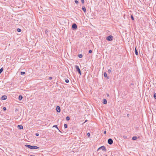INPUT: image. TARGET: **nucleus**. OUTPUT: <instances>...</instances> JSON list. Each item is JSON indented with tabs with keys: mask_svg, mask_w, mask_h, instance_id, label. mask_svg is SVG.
<instances>
[{
	"mask_svg": "<svg viewBox=\"0 0 156 156\" xmlns=\"http://www.w3.org/2000/svg\"><path fill=\"white\" fill-rule=\"evenodd\" d=\"M104 76L105 77H106L107 76V74L106 72H105L104 73Z\"/></svg>",
	"mask_w": 156,
	"mask_h": 156,
	"instance_id": "obj_18",
	"label": "nucleus"
},
{
	"mask_svg": "<svg viewBox=\"0 0 156 156\" xmlns=\"http://www.w3.org/2000/svg\"><path fill=\"white\" fill-rule=\"evenodd\" d=\"M108 143L110 145L112 144L113 143V141L112 139L110 138L108 140Z\"/></svg>",
	"mask_w": 156,
	"mask_h": 156,
	"instance_id": "obj_5",
	"label": "nucleus"
},
{
	"mask_svg": "<svg viewBox=\"0 0 156 156\" xmlns=\"http://www.w3.org/2000/svg\"><path fill=\"white\" fill-rule=\"evenodd\" d=\"M87 121V120H86L85 121V122H86Z\"/></svg>",
	"mask_w": 156,
	"mask_h": 156,
	"instance_id": "obj_38",
	"label": "nucleus"
},
{
	"mask_svg": "<svg viewBox=\"0 0 156 156\" xmlns=\"http://www.w3.org/2000/svg\"><path fill=\"white\" fill-rule=\"evenodd\" d=\"M113 37L112 35H110L107 37L106 39L108 41H112L113 39Z\"/></svg>",
	"mask_w": 156,
	"mask_h": 156,
	"instance_id": "obj_2",
	"label": "nucleus"
},
{
	"mask_svg": "<svg viewBox=\"0 0 156 156\" xmlns=\"http://www.w3.org/2000/svg\"><path fill=\"white\" fill-rule=\"evenodd\" d=\"M25 74V72H21V75H23Z\"/></svg>",
	"mask_w": 156,
	"mask_h": 156,
	"instance_id": "obj_21",
	"label": "nucleus"
},
{
	"mask_svg": "<svg viewBox=\"0 0 156 156\" xmlns=\"http://www.w3.org/2000/svg\"><path fill=\"white\" fill-rule=\"evenodd\" d=\"M6 108L5 107H4L3 108V110L5 111L6 110Z\"/></svg>",
	"mask_w": 156,
	"mask_h": 156,
	"instance_id": "obj_32",
	"label": "nucleus"
},
{
	"mask_svg": "<svg viewBox=\"0 0 156 156\" xmlns=\"http://www.w3.org/2000/svg\"><path fill=\"white\" fill-rule=\"evenodd\" d=\"M30 156H33V155H30Z\"/></svg>",
	"mask_w": 156,
	"mask_h": 156,
	"instance_id": "obj_41",
	"label": "nucleus"
},
{
	"mask_svg": "<svg viewBox=\"0 0 156 156\" xmlns=\"http://www.w3.org/2000/svg\"><path fill=\"white\" fill-rule=\"evenodd\" d=\"M107 96H108L109 95H108V94H107Z\"/></svg>",
	"mask_w": 156,
	"mask_h": 156,
	"instance_id": "obj_36",
	"label": "nucleus"
},
{
	"mask_svg": "<svg viewBox=\"0 0 156 156\" xmlns=\"http://www.w3.org/2000/svg\"><path fill=\"white\" fill-rule=\"evenodd\" d=\"M65 82L66 83H68L69 82V80L68 79H66L65 80Z\"/></svg>",
	"mask_w": 156,
	"mask_h": 156,
	"instance_id": "obj_23",
	"label": "nucleus"
},
{
	"mask_svg": "<svg viewBox=\"0 0 156 156\" xmlns=\"http://www.w3.org/2000/svg\"><path fill=\"white\" fill-rule=\"evenodd\" d=\"M137 139V137L136 136H133L132 137V139L133 140H135Z\"/></svg>",
	"mask_w": 156,
	"mask_h": 156,
	"instance_id": "obj_14",
	"label": "nucleus"
},
{
	"mask_svg": "<svg viewBox=\"0 0 156 156\" xmlns=\"http://www.w3.org/2000/svg\"><path fill=\"white\" fill-rule=\"evenodd\" d=\"M135 54H136V55H138V51H137L136 49V47H135Z\"/></svg>",
	"mask_w": 156,
	"mask_h": 156,
	"instance_id": "obj_13",
	"label": "nucleus"
},
{
	"mask_svg": "<svg viewBox=\"0 0 156 156\" xmlns=\"http://www.w3.org/2000/svg\"><path fill=\"white\" fill-rule=\"evenodd\" d=\"M82 9L84 12H86V9L84 6L82 7Z\"/></svg>",
	"mask_w": 156,
	"mask_h": 156,
	"instance_id": "obj_11",
	"label": "nucleus"
},
{
	"mask_svg": "<svg viewBox=\"0 0 156 156\" xmlns=\"http://www.w3.org/2000/svg\"><path fill=\"white\" fill-rule=\"evenodd\" d=\"M108 72L109 73H110L111 72V71L110 69H109L108 70Z\"/></svg>",
	"mask_w": 156,
	"mask_h": 156,
	"instance_id": "obj_27",
	"label": "nucleus"
},
{
	"mask_svg": "<svg viewBox=\"0 0 156 156\" xmlns=\"http://www.w3.org/2000/svg\"><path fill=\"white\" fill-rule=\"evenodd\" d=\"M124 139H127V136H124L123 137Z\"/></svg>",
	"mask_w": 156,
	"mask_h": 156,
	"instance_id": "obj_29",
	"label": "nucleus"
},
{
	"mask_svg": "<svg viewBox=\"0 0 156 156\" xmlns=\"http://www.w3.org/2000/svg\"><path fill=\"white\" fill-rule=\"evenodd\" d=\"M18 127L20 129H23V126L22 125H18Z\"/></svg>",
	"mask_w": 156,
	"mask_h": 156,
	"instance_id": "obj_10",
	"label": "nucleus"
},
{
	"mask_svg": "<svg viewBox=\"0 0 156 156\" xmlns=\"http://www.w3.org/2000/svg\"><path fill=\"white\" fill-rule=\"evenodd\" d=\"M77 25L75 23H74L73 24L72 28L73 30H75L77 28Z\"/></svg>",
	"mask_w": 156,
	"mask_h": 156,
	"instance_id": "obj_6",
	"label": "nucleus"
},
{
	"mask_svg": "<svg viewBox=\"0 0 156 156\" xmlns=\"http://www.w3.org/2000/svg\"><path fill=\"white\" fill-rule=\"evenodd\" d=\"M108 78H109V77H108Z\"/></svg>",
	"mask_w": 156,
	"mask_h": 156,
	"instance_id": "obj_40",
	"label": "nucleus"
},
{
	"mask_svg": "<svg viewBox=\"0 0 156 156\" xmlns=\"http://www.w3.org/2000/svg\"><path fill=\"white\" fill-rule=\"evenodd\" d=\"M3 71V69L2 68L0 69V73H1Z\"/></svg>",
	"mask_w": 156,
	"mask_h": 156,
	"instance_id": "obj_20",
	"label": "nucleus"
},
{
	"mask_svg": "<svg viewBox=\"0 0 156 156\" xmlns=\"http://www.w3.org/2000/svg\"><path fill=\"white\" fill-rule=\"evenodd\" d=\"M75 2L76 4H77V3H78V1H77V0H75Z\"/></svg>",
	"mask_w": 156,
	"mask_h": 156,
	"instance_id": "obj_26",
	"label": "nucleus"
},
{
	"mask_svg": "<svg viewBox=\"0 0 156 156\" xmlns=\"http://www.w3.org/2000/svg\"><path fill=\"white\" fill-rule=\"evenodd\" d=\"M92 52V51L91 50H89V53H91Z\"/></svg>",
	"mask_w": 156,
	"mask_h": 156,
	"instance_id": "obj_30",
	"label": "nucleus"
},
{
	"mask_svg": "<svg viewBox=\"0 0 156 156\" xmlns=\"http://www.w3.org/2000/svg\"><path fill=\"white\" fill-rule=\"evenodd\" d=\"M66 119L67 121H68L70 119V118L69 117L67 116L66 117Z\"/></svg>",
	"mask_w": 156,
	"mask_h": 156,
	"instance_id": "obj_17",
	"label": "nucleus"
},
{
	"mask_svg": "<svg viewBox=\"0 0 156 156\" xmlns=\"http://www.w3.org/2000/svg\"><path fill=\"white\" fill-rule=\"evenodd\" d=\"M53 127H55L58 130H59V131H60V130H59L58 127H57V125H55L54 126H53Z\"/></svg>",
	"mask_w": 156,
	"mask_h": 156,
	"instance_id": "obj_15",
	"label": "nucleus"
},
{
	"mask_svg": "<svg viewBox=\"0 0 156 156\" xmlns=\"http://www.w3.org/2000/svg\"><path fill=\"white\" fill-rule=\"evenodd\" d=\"M100 149H101V150H102V151H106L105 147L104 146H101L100 147H99L97 150V151H98Z\"/></svg>",
	"mask_w": 156,
	"mask_h": 156,
	"instance_id": "obj_4",
	"label": "nucleus"
},
{
	"mask_svg": "<svg viewBox=\"0 0 156 156\" xmlns=\"http://www.w3.org/2000/svg\"><path fill=\"white\" fill-rule=\"evenodd\" d=\"M81 2L82 3H84V0H81Z\"/></svg>",
	"mask_w": 156,
	"mask_h": 156,
	"instance_id": "obj_31",
	"label": "nucleus"
},
{
	"mask_svg": "<svg viewBox=\"0 0 156 156\" xmlns=\"http://www.w3.org/2000/svg\"><path fill=\"white\" fill-rule=\"evenodd\" d=\"M129 114H128L127 115V116H129Z\"/></svg>",
	"mask_w": 156,
	"mask_h": 156,
	"instance_id": "obj_37",
	"label": "nucleus"
},
{
	"mask_svg": "<svg viewBox=\"0 0 156 156\" xmlns=\"http://www.w3.org/2000/svg\"><path fill=\"white\" fill-rule=\"evenodd\" d=\"M35 135H36V136H38L39 135V134H38V133H36L35 134Z\"/></svg>",
	"mask_w": 156,
	"mask_h": 156,
	"instance_id": "obj_33",
	"label": "nucleus"
},
{
	"mask_svg": "<svg viewBox=\"0 0 156 156\" xmlns=\"http://www.w3.org/2000/svg\"><path fill=\"white\" fill-rule=\"evenodd\" d=\"M154 97L155 99H156V93H155L154 94Z\"/></svg>",
	"mask_w": 156,
	"mask_h": 156,
	"instance_id": "obj_22",
	"label": "nucleus"
},
{
	"mask_svg": "<svg viewBox=\"0 0 156 156\" xmlns=\"http://www.w3.org/2000/svg\"><path fill=\"white\" fill-rule=\"evenodd\" d=\"M87 135L88 137H89L90 136V134L88 133H87Z\"/></svg>",
	"mask_w": 156,
	"mask_h": 156,
	"instance_id": "obj_28",
	"label": "nucleus"
},
{
	"mask_svg": "<svg viewBox=\"0 0 156 156\" xmlns=\"http://www.w3.org/2000/svg\"><path fill=\"white\" fill-rule=\"evenodd\" d=\"M131 19L133 20H134V18L133 16L131 15Z\"/></svg>",
	"mask_w": 156,
	"mask_h": 156,
	"instance_id": "obj_25",
	"label": "nucleus"
},
{
	"mask_svg": "<svg viewBox=\"0 0 156 156\" xmlns=\"http://www.w3.org/2000/svg\"><path fill=\"white\" fill-rule=\"evenodd\" d=\"M64 127L66 128H67V125L66 124H65L64 125Z\"/></svg>",
	"mask_w": 156,
	"mask_h": 156,
	"instance_id": "obj_24",
	"label": "nucleus"
},
{
	"mask_svg": "<svg viewBox=\"0 0 156 156\" xmlns=\"http://www.w3.org/2000/svg\"><path fill=\"white\" fill-rule=\"evenodd\" d=\"M49 80H51V79H52V78L51 77H49Z\"/></svg>",
	"mask_w": 156,
	"mask_h": 156,
	"instance_id": "obj_34",
	"label": "nucleus"
},
{
	"mask_svg": "<svg viewBox=\"0 0 156 156\" xmlns=\"http://www.w3.org/2000/svg\"><path fill=\"white\" fill-rule=\"evenodd\" d=\"M75 68L76 69V71L78 72V73L80 74V75H81L80 70L79 66H75Z\"/></svg>",
	"mask_w": 156,
	"mask_h": 156,
	"instance_id": "obj_3",
	"label": "nucleus"
},
{
	"mask_svg": "<svg viewBox=\"0 0 156 156\" xmlns=\"http://www.w3.org/2000/svg\"><path fill=\"white\" fill-rule=\"evenodd\" d=\"M104 134H105L106 133V131H104Z\"/></svg>",
	"mask_w": 156,
	"mask_h": 156,
	"instance_id": "obj_35",
	"label": "nucleus"
},
{
	"mask_svg": "<svg viewBox=\"0 0 156 156\" xmlns=\"http://www.w3.org/2000/svg\"><path fill=\"white\" fill-rule=\"evenodd\" d=\"M23 98V97L21 95H20L19 97V100H21Z\"/></svg>",
	"mask_w": 156,
	"mask_h": 156,
	"instance_id": "obj_12",
	"label": "nucleus"
},
{
	"mask_svg": "<svg viewBox=\"0 0 156 156\" xmlns=\"http://www.w3.org/2000/svg\"><path fill=\"white\" fill-rule=\"evenodd\" d=\"M16 111H17V109L16 110Z\"/></svg>",
	"mask_w": 156,
	"mask_h": 156,
	"instance_id": "obj_39",
	"label": "nucleus"
},
{
	"mask_svg": "<svg viewBox=\"0 0 156 156\" xmlns=\"http://www.w3.org/2000/svg\"><path fill=\"white\" fill-rule=\"evenodd\" d=\"M25 146L26 147H27L30 149H38L39 148V147L37 146H31L30 145H28L27 144L25 145Z\"/></svg>",
	"mask_w": 156,
	"mask_h": 156,
	"instance_id": "obj_1",
	"label": "nucleus"
},
{
	"mask_svg": "<svg viewBox=\"0 0 156 156\" xmlns=\"http://www.w3.org/2000/svg\"><path fill=\"white\" fill-rule=\"evenodd\" d=\"M103 103L104 104H106L107 103V101L106 99H104L103 100Z\"/></svg>",
	"mask_w": 156,
	"mask_h": 156,
	"instance_id": "obj_9",
	"label": "nucleus"
},
{
	"mask_svg": "<svg viewBox=\"0 0 156 156\" xmlns=\"http://www.w3.org/2000/svg\"><path fill=\"white\" fill-rule=\"evenodd\" d=\"M7 96L6 95H3L2 97V100H5L7 99Z\"/></svg>",
	"mask_w": 156,
	"mask_h": 156,
	"instance_id": "obj_8",
	"label": "nucleus"
},
{
	"mask_svg": "<svg viewBox=\"0 0 156 156\" xmlns=\"http://www.w3.org/2000/svg\"><path fill=\"white\" fill-rule=\"evenodd\" d=\"M56 110L58 112H60V108L59 106H57Z\"/></svg>",
	"mask_w": 156,
	"mask_h": 156,
	"instance_id": "obj_7",
	"label": "nucleus"
},
{
	"mask_svg": "<svg viewBox=\"0 0 156 156\" xmlns=\"http://www.w3.org/2000/svg\"><path fill=\"white\" fill-rule=\"evenodd\" d=\"M17 31L18 32H20L21 31V29H20V28H18L17 29Z\"/></svg>",
	"mask_w": 156,
	"mask_h": 156,
	"instance_id": "obj_19",
	"label": "nucleus"
},
{
	"mask_svg": "<svg viewBox=\"0 0 156 156\" xmlns=\"http://www.w3.org/2000/svg\"><path fill=\"white\" fill-rule=\"evenodd\" d=\"M78 56L79 58H81L82 57L83 55L81 54L78 55Z\"/></svg>",
	"mask_w": 156,
	"mask_h": 156,
	"instance_id": "obj_16",
	"label": "nucleus"
}]
</instances>
